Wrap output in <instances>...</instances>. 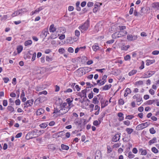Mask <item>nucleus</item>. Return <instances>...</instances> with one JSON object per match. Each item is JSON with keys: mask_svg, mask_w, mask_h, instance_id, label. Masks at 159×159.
I'll return each instance as SVG.
<instances>
[{"mask_svg": "<svg viewBox=\"0 0 159 159\" xmlns=\"http://www.w3.org/2000/svg\"><path fill=\"white\" fill-rule=\"evenodd\" d=\"M67 104L64 102L60 104V109L59 111V115H62L66 113L70 109V108L66 107Z\"/></svg>", "mask_w": 159, "mask_h": 159, "instance_id": "1", "label": "nucleus"}, {"mask_svg": "<svg viewBox=\"0 0 159 159\" xmlns=\"http://www.w3.org/2000/svg\"><path fill=\"white\" fill-rule=\"evenodd\" d=\"M89 26V20H88L83 24L79 27V29L81 33H84L88 30Z\"/></svg>", "mask_w": 159, "mask_h": 159, "instance_id": "2", "label": "nucleus"}, {"mask_svg": "<svg viewBox=\"0 0 159 159\" xmlns=\"http://www.w3.org/2000/svg\"><path fill=\"white\" fill-rule=\"evenodd\" d=\"M150 124L149 122H147L139 124L136 127V129L138 130H142L149 126Z\"/></svg>", "mask_w": 159, "mask_h": 159, "instance_id": "3", "label": "nucleus"}, {"mask_svg": "<svg viewBox=\"0 0 159 159\" xmlns=\"http://www.w3.org/2000/svg\"><path fill=\"white\" fill-rule=\"evenodd\" d=\"M133 98L136 99V102H138L137 104L139 105L141 104L140 102L142 100V98L141 97L140 95L139 94H136L133 97Z\"/></svg>", "mask_w": 159, "mask_h": 159, "instance_id": "4", "label": "nucleus"}, {"mask_svg": "<svg viewBox=\"0 0 159 159\" xmlns=\"http://www.w3.org/2000/svg\"><path fill=\"white\" fill-rule=\"evenodd\" d=\"M33 102L34 100L33 99L28 100L24 104L25 105L24 108L25 109L26 108L28 107L31 106L33 104Z\"/></svg>", "mask_w": 159, "mask_h": 159, "instance_id": "5", "label": "nucleus"}, {"mask_svg": "<svg viewBox=\"0 0 159 159\" xmlns=\"http://www.w3.org/2000/svg\"><path fill=\"white\" fill-rule=\"evenodd\" d=\"M137 38V35H133L128 34L127 36V39L129 41H132L136 39Z\"/></svg>", "mask_w": 159, "mask_h": 159, "instance_id": "6", "label": "nucleus"}, {"mask_svg": "<svg viewBox=\"0 0 159 159\" xmlns=\"http://www.w3.org/2000/svg\"><path fill=\"white\" fill-rule=\"evenodd\" d=\"M154 73V71H148L144 74L143 78H144L149 77L152 76Z\"/></svg>", "mask_w": 159, "mask_h": 159, "instance_id": "7", "label": "nucleus"}, {"mask_svg": "<svg viewBox=\"0 0 159 159\" xmlns=\"http://www.w3.org/2000/svg\"><path fill=\"white\" fill-rule=\"evenodd\" d=\"M100 102L102 108H103L108 105V101L107 100L105 101L103 98L101 99Z\"/></svg>", "mask_w": 159, "mask_h": 159, "instance_id": "8", "label": "nucleus"}, {"mask_svg": "<svg viewBox=\"0 0 159 159\" xmlns=\"http://www.w3.org/2000/svg\"><path fill=\"white\" fill-rule=\"evenodd\" d=\"M120 138V135L118 134H116L113 137L112 141L114 142H116L119 140Z\"/></svg>", "mask_w": 159, "mask_h": 159, "instance_id": "9", "label": "nucleus"}, {"mask_svg": "<svg viewBox=\"0 0 159 159\" xmlns=\"http://www.w3.org/2000/svg\"><path fill=\"white\" fill-rule=\"evenodd\" d=\"M101 152L99 150H97L95 153V159H101Z\"/></svg>", "mask_w": 159, "mask_h": 159, "instance_id": "10", "label": "nucleus"}, {"mask_svg": "<svg viewBox=\"0 0 159 159\" xmlns=\"http://www.w3.org/2000/svg\"><path fill=\"white\" fill-rule=\"evenodd\" d=\"M152 7L154 8L157 9V10H159V2H155L152 3Z\"/></svg>", "mask_w": 159, "mask_h": 159, "instance_id": "11", "label": "nucleus"}, {"mask_svg": "<svg viewBox=\"0 0 159 159\" xmlns=\"http://www.w3.org/2000/svg\"><path fill=\"white\" fill-rule=\"evenodd\" d=\"M118 33L119 34V37H120L125 35L127 34V32L125 30L119 31L118 32Z\"/></svg>", "mask_w": 159, "mask_h": 159, "instance_id": "12", "label": "nucleus"}, {"mask_svg": "<svg viewBox=\"0 0 159 159\" xmlns=\"http://www.w3.org/2000/svg\"><path fill=\"white\" fill-rule=\"evenodd\" d=\"M139 152H141V155L143 156H145L147 154V150L145 149H143L142 148L139 149Z\"/></svg>", "mask_w": 159, "mask_h": 159, "instance_id": "13", "label": "nucleus"}, {"mask_svg": "<svg viewBox=\"0 0 159 159\" xmlns=\"http://www.w3.org/2000/svg\"><path fill=\"white\" fill-rule=\"evenodd\" d=\"M56 30V28L54 26V24L51 25L49 27V31L51 32H54Z\"/></svg>", "mask_w": 159, "mask_h": 159, "instance_id": "14", "label": "nucleus"}, {"mask_svg": "<svg viewBox=\"0 0 159 159\" xmlns=\"http://www.w3.org/2000/svg\"><path fill=\"white\" fill-rule=\"evenodd\" d=\"M62 132L61 131L58 133L54 134L52 135V137L53 138H57L61 136V134Z\"/></svg>", "mask_w": 159, "mask_h": 159, "instance_id": "15", "label": "nucleus"}, {"mask_svg": "<svg viewBox=\"0 0 159 159\" xmlns=\"http://www.w3.org/2000/svg\"><path fill=\"white\" fill-rule=\"evenodd\" d=\"M21 14V10H18L14 12L12 14L11 16L12 17H15L16 16L18 15Z\"/></svg>", "mask_w": 159, "mask_h": 159, "instance_id": "16", "label": "nucleus"}, {"mask_svg": "<svg viewBox=\"0 0 159 159\" xmlns=\"http://www.w3.org/2000/svg\"><path fill=\"white\" fill-rule=\"evenodd\" d=\"M87 91V89H86L83 90L81 91V93H82L83 95H80L81 98H82V97H84L85 98H86Z\"/></svg>", "mask_w": 159, "mask_h": 159, "instance_id": "17", "label": "nucleus"}, {"mask_svg": "<svg viewBox=\"0 0 159 159\" xmlns=\"http://www.w3.org/2000/svg\"><path fill=\"white\" fill-rule=\"evenodd\" d=\"M100 108L98 105H96L95 106L94 110H97V111L94 113L95 115H98L99 112Z\"/></svg>", "mask_w": 159, "mask_h": 159, "instance_id": "18", "label": "nucleus"}, {"mask_svg": "<svg viewBox=\"0 0 159 159\" xmlns=\"http://www.w3.org/2000/svg\"><path fill=\"white\" fill-rule=\"evenodd\" d=\"M44 112V110L42 108H40L38 110L36 111L37 115H40L43 113Z\"/></svg>", "mask_w": 159, "mask_h": 159, "instance_id": "19", "label": "nucleus"}, {"mask_svg": "<svg viewBox=\"0 0 159 159\" xmlns=\"http://www.w3.org/2000/svg\"><path fill=\"white\" fill-rule=\"evenodd\" d=\"M42 34L43 35L46 37L49 34L48 29H45L42 31Z\"/></svg>", "mask_w": 159, "mask_h": 159, "instance_id": "20", "label": "nucleus"}, {"mask_svg": "<svg viewBox=\"0 0 159 159\" xmlns=\"http://www.w3.org/2000/svg\"><path fill=\"white\" fill-rule=\"evenodd\" d=\"M99 47L97 43H95L92 47L93 49L95 52L99 49Z\"/></svg>", "mask_w": 159, "mask_h": 159, "instance_id": "21", "label": "nucleus"}, {"mask_svg": "<svg viewBox=\"0 0 159 159\" xmlns=\"http://www.w3.org/2000/svg\"><path fill=\"white\" fill-rule=\"evenodd\" d=\"M74 123L76 125H80L81 124L80 120L78 118H76L75 120Z\"/></svg>", "mask_w": 159, "mask_h": 159, "instance_id": "22", "label": "nucleus"}, {"mask_svg": "<svg viewBox=\"0 0 159 159\" xmlns=\"http://www.w3.org/2000/svg\"><path fill=\"white\" fill-rule=\"evenodd\" d=\"M34 132H35L34 131ZM35 133H37V135L39 136L43 133H44V131L43 130H36L35 132Z\"/></svg>", "mask_w": 159, "mask_h": 159, "instance_id": "23", "label": "nucleus"}, {"mask_svg": "<svg viewBox=\"0 0 159 159\" xmlns=\"http://www.w3.org/2000/svg\"><path fill=\"white\" fill-rule=\"evenodd\" d=\"M131 92V91L130 89L128 88H127L125 91V93L124 94V96L125 97H126L127 96L128 94L130 93Z\"/></svg>", "mask_w": 159, "mask_h": 159, "instance_id": "24", "label": "nucleus"}, {"mask_svg": "<svg viewBox=\"0 0 159 159\" xmlns=\"http://www.w3.org/2000/svg\"><path fill=\"white\" fill-rule=\"evenodd\" d=\"M129 47L130 46L129 45L126 46L123 45L121 47V49L122 50L126 51Z\"/></svg>", "mask_w": 159, "mask_h": 159, "instance_id": "25", "label": "nucleus"}, {"mask_svg": "<svg viewBox=\"0 0 159 159\" xmlns=\"http://www.w3.org/2000/svg\"><path fill=\"white\" fill-rule=\"evenodd\" d=\"M137 70H133L129 73L128 75L129 76H131L137 72Z\"/></svg>", "mask_w": 159, "mask_h": 159, "instance_id": "26", "label": "nucleus"}, {"mask_svg": "<svg viewBox=\"0 0 159 159\" xmlns=\"http://www.w3.org/2000/svg\"><path fill=\"white\" fill-rule=\"evenodd\" d=\"M156 140L157 139L156 138H153L152 139H151L148 142L149 144V145H151L152 144L155 143L156 142Z\"/></svg>", "mask_w": 159, "mask_h": 159, "instance_id": "27", "label": "nucleus"}, {"mask_svg": "<svg viewBox=\"0 0 159 159\" xmlns=\"http://www.w3.org/2000/svg\"><path fill=\"white\" fill-rule=\"evenodd\" d=\"M146 65L147 66H149L152 64L154 63L155 62V60H147L146 61Z\"/></svg>", "mask_w": 159, "mask_h": 159, "instance_id": "28", "label": "nucleus"}, {"mask_svg": "<svg viewBox=\"0 0 159 159\" xmlns=\"http://www.w3.org/2000/svg\"><path fill=\"white\" fill-rule=\"evenodd\" d=\"M111 84L106 85L105 86L103 87V90H108L111 88Z\"/></svg>", "mask_w": 159, "mask_h": 159, "instance_id": "29", "label": "nucleus"}, {"mask_svg": "<svg viewBox=\"0 0 159 159\" xmlns=\"http://www.w3.org/2000/svg\"><path fill=\"white\" fill-rule=\"evenodd\" d=\"M61 147L62 150H67L69 149V146L64 144H61Z\"/></svg>", "mask_w": 159, "mask_h": 159, "instance_id": "30", "label": "nucleus"}, {"mask_svg": "<svg viewBox=\"0 0 159 159\" xmlns=\"http://www.w3.org/2000/svg\"><path fill=\"white\" fill-rule=\"evenodd\" d=\"M126 131L128 134H130L133 132V129L130 128H127L125 129Z\"/></svg>", "mask_w": 159, "mask_h": 159, "instance_id": "31", "label": "nucleus"}, {"mask_svg": "<svg viewBox=\"0 0 159 159\" xmlns=\"http://www.w3.org/2000/svg\"><path fill=\"white\" fill-rule=\"evenodd\" d=\"M112 38L113 39H116L120 37H119L118 33L117 32L115 33L112 34Z\"/></svg>", "mask_w": 159, "mask_h": 159, "instance_id": "32", "label": "nucleus"}, {"mask_svg": "<svg viewBox=\"0 0 159 159\" xmlns=\"http://www.w3.org/2000/svg\"><path fill=\"white\" fill-rule=\"evenodd\" d=\"M93 103L95 104H98L99 103V101L98 100L96 97H94L93 99Z\"/></svg>", "mask_w": 159, "mask_h": 159, "instance_id": "33", "label": "nucleus"}, {"mask_svg": "<svg viewBox=\"0 0 159 159\" xmlns=\"http://www.w3.org/2000/svg\"><path fill=\"white\" fill-rule=\"evenodd\" d=\"M32 43V41L31 40H28L25 41V46H27L31 45Z\"/></svg>", "mask_w": 159, "mask_h": 159, "instance_id": "34", "label": "nucleus"}, {"mask_svg": "<svg viewBox=\"0 0 159 159\" xmlns=\"http://www.w3.org/2000/svg\"><path fill=\"white\" fill-rule=\"evenodd\" d=\"M117 29L119 31H124L126 29V27L125 26H119L117 27Z\"/></svg>", "mask_w": 159, "mask_h": 159, "instance_id": "35", "label": "nucleus"}, {"mask_svg": "<svg viewBox=\"0 0 159 159\" xmlns=\"http://www.w3.org/2000/svg\"><path fill=\"white\" fill-rule=\"evenodd\" d=\"M31 133H29L27 134V135L25 136V138L27 139L28 140L30 139H32L33 138V137L32 136H31Z\"/></svg>", "mask_w": 159, "mask_h": 159, "instance_id": "36", "label": "nucleus"}, {"mask_svg": "<svg viewBox=\"0 0 159 159\" xmlns=\"http://www.w3.org/2000/svg\"><path fill=\"white\" fill-rule=\"evenodd\" d=\"M99 3L98 4H95L94 5V8L93 10V11L94 12H96L98 10V6Z\"/></svg>", "mask_w": 159, "mask_h": 159, "instance_id": "37", "label": "nucleus"}, {"mask_svg": "<svg viewBox=\"0 0 159 159\" xmlns=\"http://www.w3.org/2000/svg\"><path fill=\"white\" fill-rule=\"evenodd\" d=\"M57 37V35H55L54 34H52L48 38V39L49 40L50 39H53L56 38Z\"/></svg>", "mask_w": 159, "mask_h": 159, "instance_id": "38", "label": "nucleus"}, {"mask_svg": "<svg viewBox=\"0 0 159 159\" xmlns=\"http://www.w3.org/2000/svg\"><path fill=\"white\" fill-rule=\"evenodd\" d=\"M143 84V82L142 80H139L136 82L135 83V84L137 86L142 85Z\"/></svg>", "mask_w": 159, "mask_h": 159, "instance_id": "39", "label": "nucleus"}, {"mask_svg": "<svg viewBox=\"0 0 159 159\" xmlns=\"http://www.w3.org/2000/svg\"><path fill=\"white\" fill-rule=\"evenodd\" d=\"M7 109L11 112H13L14 111V108L11 106H8L7 107Z\"/></svg>", "mask_w": 159, "mask_h": 159, "instance_id": "40", "label": "nucleus"}, {"mask_svg": "<svg viewBox=\"0 0 159 159\" xmlns=\"http://www.w3.org/2000/svg\"><path fill=\"white\" fill-rule=\"evenodd\" d=\"M152 151L155 153H157L158 152V151L155 147H153L151 149Z\"/></svg>", "mask_w": 159, "mask_h": 159, "instance_id": "41", "label": "nucleus"}, {"mask_svg": "<svg viewBox=\"0 0 159 159\" xmlns=\"http://www.w3.org/2000/svg\"><path fill=\"white\" fill-rule=\"evenodd\" d=\"M72 100H71L70 98H68L66 99V101L69 104V106H70L71 105V103L72 102L73 100V98H72Z\"/></svg>", "mask_w": 159, "mask_h": 159, "instance_id": "42", "label": "nucleus"}, {"mask_svg": "<svg viewBox=\"0 0 159 159\" xmlns=\"http://www.w3.org/2000/svg\"><path fill=\"white\" fill-rule=\"evenodd\" d=\"M135 155L133 154L131 152H130L128 154V157L129 158L132 159L134 157Z\"/></svg>", "mask_w": 159, "mask_h": 159, "instance_id": "43", "label": "nucleus"}, {"mask_svg": "<svg viewBox=\"0 0 159 159\" xmlns=\"http://www.w3.org/2000/svg\"><path fill=\"white\" fill-rule=\"evenodd\" d=\"M149 131L150 133L152 134H154L156 132V130L154 129V128L153 127L152 128L149 129Z\"/></svg>", "mask_w": 159, "mask_h": 159, "instance_id": "44", "label": "nucleus"}, {"mask_svg": "<svg viewBox=\"0 0 159 159\" xmlns=\"http://www.w3.org/2000/svg\"><path fill=\"white\" fill-rule=\"evenodd\" d=\"M17 52L18 53H20L22 51L23 49V48L22 46H18L17 48Z\"/></svg>", "mask_w": 159, "mask_h": 159, "instance_id": "45", "label": "nucleus"}, {"mask_svg": "<svg viewBox=\"0 0 159 159\" xmlns=\"http://www.w3.org/2000/svg\"><path fill=\"white\" fill-rule=\"evenodd\" d=\"M43 9V8L42 7H40L37 9L36 10L34 11L35 14H36L38 13L39 11H41Z\"/></svg>", "mask_w": 159, "mask_h": 159, "instance_id": "46", "label": "nucleus"}, {"mask_svg": "<svg viewBox=\"0 0 159 159\" xmlns=\"http://www.w3.org/2000/svg\"><path fill=\"white\" fill-rule=\"evenodd\" d=\"M48 126V125L46 123H42L40 125V126L41 128H45Z\"/></svg>", "mask_w": 159, "mask_h": 159, "instance_id": "47", "label": "nucleus"}, {"mask_svg": "<svg viewBox=\"0 0 159 159\" xmlns=\"http://www.w3.org/2000/svg\"><path fill=\"white\" fill-rule=\"evenodd\" d=\"M84 48L85 49L86 48V47L85 46H84L83 47H80V48H76L75 50V53H77L80 49H82V48Z\"/></svg>", "mask_w": 159, "mask_h": 159, "instance_id": "48", "label": "nucleus"}, {"mask_svg": "<svg viewBox=\"0 0 159 159\" xmlns=\"http://www.w3.org/2000/svg\"><path fill=\"white\" fill-rule=\"evenodd\" d=\"M101 121L99 120V122L98 120H95L93 122V124L94 125L98 126L100 123Z\"/></svg>", "mask_w": 159, "mask_h": 159, "instance_id": "49", "label": "nucleus"}, {"mask_svg": "<svg viewBox=\"0 0 159 159\" xmlns=\"http://www.w3.org/2000/svg\"><path fill=\"white\" fill-rule=\"evenodd\" d=\"M134 117V116L133 115H128L126 116L125 119L131 120Z\"/></svg>", "mask_w": 159, "mask_h": 159, "instance_id": "50", "label": "nucleus"}, {"mask_svg": "<svg viewBox=\"0 0 159 159\" xmlns=\"http://www.w3.org/2000/svg\"><path fill=\"white\" fill-rule=\"evenodd\" d=\"M47 94V91H46L45 90H44L42 92H39L38 93V95H42V94H43L44 95H46Z\"/></svg>", "mask_w": 159, "mask_h": 159, "instance_id": "51", "label": "nucleus"}, {"mask_svg": "<svg viewBox=\"0 0 159 159\" xmlns=\"http://www.w3.org/2000/svg\"><path fill=\"white\" fill-rule=\"evenodd\" d=\"M118 103L120 105H123L124 103V102L122 99H120L118 101Z\"/></svg>", "mask_w": 159, "mask_h": 159, "instance_id": "52", "label": "nucleus"}, {"mask_svg": "<svg viewBox=\"0 0 159 159\" xmlns=\"http://www.w3.org/2000/svg\"><path fill=\"white\" fill-rule=\"evenodd\" d=\"M8 18V16L7 15H5L3 16L2 17L1 19V21H2L4 20H5Z\"/></svg>", "mask_w": 159, "mask_h": 159, "instance_id": "53", "label": "nucleus"}, {"mask_svg": "<svg viewBox=\"0 0 159 159\" xmlns=\"http://www.w3.org/2000/svg\"><path fill=\"white\" fill-rule=\"evenodd\" d=\"M134 15L135 16H140V14L139 12H138L137 11L135 10L134 12Z\"/></svg>", "mask_w": 159, "mask_h": 159, "instance_id": "54", "label": "nucleus"}, {"mask_svg": "<svg viewBox=\"0 0 159 159\" xmlns=\"http://www.w3.org/2000/svg\"><path fill=\"white\" fill-rule=\"evenodd\" d=\"M75 35L77 37L79 36L80 35V31L77 30H76L75 31Z\"/></svg>", "mask_w": 159, "mask_h": 159, "instance_id": "55", "label": "nucleus"}, {"mask_svg": "<svg viewBox=\"0 0 159 159\" xmlns=\"http://www.w3.org/2000/svg\"><path fill=\"white\" fill-rule=\"evenodd\" d=\"M3 80L4 81L5 83H7L9 80V78L7 77H4L3 78Z\"/></svg>", "mask_w": 159, "mask_h": 159, "instance_id": "56", "label": "nucleus"}, {"mask_svg": "<svg viewBox=\"0 0 159 159\" xmlns=\"http://www.w3.org/2000/svg\"><path fill=\"white\" fill-rule=\"evenodd\" d=\"M130 59V57L129 55H126L125 57H124V59L125 61H127L128 60H129Z\"/></svg>", "mask_w": 159, "mask_h": 159, "instance_id": "57", "label": "nucleus"}, {"mask_svg": "<svg viewBox=\"0 0 159 159\" xmlns=\"http://www.w3.org/2000/svg\"><path fill=\"white\" fill-rule=\"evenodd\" d=\"M124 124L127 126H129L130 124V122L129 121L127 120L123 121Z\"/></svg>", "mask_w": 159, "mask_h": 159, "instance_id": "58", "label": "nucleus"}, {"mask_svg": "<svg viewBox=\"0 0 159 159\" xmlns=\"http://www.w3.org/2000/svg\"><path fill=\"white\" fill-rule=\"evenodd\" d=\"M46 60L47 61H50L52 60V57H50L48 56H47L46 57Z\"/></svg>", "mask_w": 159, "mask_h": 159, "instance_id": "59", "label": "nucleus"}, {"mask_svg": "<svg viewBox=\"0 0 159 159\" xmlns=\"http://www.w3.org/2000/svg\"><path fill=\"white\" fill-rule=\"evenodd\" d=\"M36 52H34V54H33L31 59L32 61H33L35 60L36 57Z\"/></svg>", "mask_w": 159, "mask_h": 159, "instance_id": "60", "label": "nucleus"}, {"mask_svg": "<svg viewBox=\"0 0 159 159\" xmlns=\"http://www.w3.org/2000/svg\"><path fill=\"white\" fill-rule=\"evenodd\" d=\"M75 83H72L71 84H70V87L73 89L74 91L75 90Z\"/></svg>", "mask_w": 159, "mask_h": 159, "instance_id": "61", "label": "nucleus"}, {"mask_svg": "<svg viewBox=\"0 0 159 159\" xmlns=\"http://www.w3.org/2000/svg\"><path fill=\"white\" fill-rule=\"evenodd\" d=\"M58 51L59 53H63L65 52V50L62 48L59 49Z\"/></svg>", "mask_w": 159, "mask_h": 159, "instance_id": "62", "label": "nucleus"}, {"mask_svg": "<svg viewBox=\"0 0 159 159\" xmlns=\"http://www.w3.org/2000/svg\"><path fill=\"white\" fill-rule=\"evenodd\" d=\"M93 5V2H89L87 4V6L89 7H90L92 6Z\"/></svg>", "mask_w": 159, "mask_h": 159, "instance_id": "63", "label": "nucleus"}, {"mask_svg": "<svg viewBox=\"0 0 159 159\" xmlns=\"http://www.w3.org/2000/svg\"><path fill=\"white\" fill-rule=\"evenodd\" d=\"M152 53L154 55H158L159 53V51L157 50L153 51L152 52Z\"/></svg>", "mask_w": 159, "mask_h": 159, "instance_id": "64", "label": "nucleus"}]
</instances>
